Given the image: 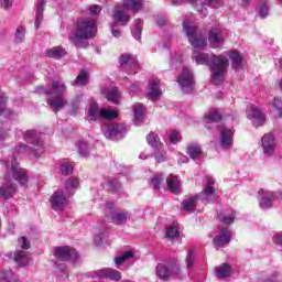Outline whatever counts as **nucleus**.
<instances>
[{"label":"nucleus","mask_w":282,"mask_h":282,"mask_svg":"<svg viewBox=\"0 0 282 282\" xmlns=\"http://www.w3.org/2000/svg\"><path fill=\"white\" fill-rule=\"evenodd\" d=\"M47 4V0H39L37 1V12L35 17V28L39 30L41 28V21H43V12L45 11V6Z\"/></svg>","instance_id":"obj_24"},{"label":"nucleus","mask_w":282,"mask_h":282,"mask_svg":"<svg viewBox=\"0 0 282 282\" xmlns=\"http://www.w3.org/2000/svg\"><path fill=\"white\" fill-rule=\"evenodd\" d=\"M147 96L149 100H158L162 96V89H160V80L150 79L148 83Z\"/></svg>","instance_id":"obj_13"},{"label":"nucleus","mask_w":282,"mask_h":282,"mask_svg":"<svg viewBox=\"0 0 282 282\" xmlns=\"http://www.w3.org/2000/svg\"><path fill=\"white\" fill-rule=\"evenodd\" d=\"M186 153L187 155H189L192 160H199V158L204 155V151H202V148H199V145L196 144L187 145Z\"/></svg>","instance_id":"obj_26"},{"label":"nucleus","mask_w":282,"mask_h":282,"mask_svg":"<svg viewBox=\"0 0 282 282\" xmlns=\"http://www.w3.org/2000/svg\"><path fill=\"white\" fill-rule=\"evenodd\" d=\"M31 147H26L25 144L21 145V149H24L25 153H29L30 155H35L36 158H39V155H41V153L39 151H36V149H39V147H41V143L36 142V143H31Z\"/></svg>","instance_id":"obj_40"},{"label":"nucleus","mask_w":282,"mask_h":282,"mask_svg":"<svg viewBox=\"0 0 282 282\" xmlns=\"http://www.w3.org/2000/svg\"><path fill=\"white\" fill-rule=\"evenodd\" d=\"M196 10L197 12H200L202 14H204V17H206V8L196 4Z\"/></svg>","instance_id":"obj_61"},{"label":"nucleus","mask_w":282,"mask_h":282,"mask_svg":"<svg viewBox=\"0 0 282 282\" xmlns=\"http://www.w3.org/2000/svg\"><path fill=\"white\" fill-rule=\"evenodd\" d=\"M165 23H166V20H164L163 18H159L156 20V24L160 25V26L164 25Z\"/></svg>","instance_id":"obj_63"},{"label":"nucleus","mask_w":282,"mask_h":282,"mask_svg":"<svg viewBox=\"0 0 282 282\" xmlns=\"http://www.w3.org/2000/svg\"><path fill=\"white\" fill-rule=\"evenodd\" d=\"M218 131L220 133V142H232L234 132L231 129H228L225 126H219Z\"/></svg>","instance_id":"obj_28"},{"label":"nucleus","mask_w":282,"mask_h":282,"mask_svg":"<svg viewBox=\"0 0 282 282\" xmlns=\"http://www.w3.org/2000/svg\"><path fill=\"white\" fill-rule=\"evenodd\" d=\"M98 32L95 20L79 19L76 23L75 32L69 35V41L75 47H89V39H94Z\"/></svg>","instance_id":"obj_3"},{"label":"nucleus","mask_w":282,"mask_h":282,"mask_svg":"<svg viewBox=\"0 0 282 282\" xmlns=\"http://www.w3.org/2000/svg\"><path fill=\"white\" fill-rule=\"evenodd\" d=\"M53 254L57 261H78V251L69 246L55 247L53 249Z\"/></svg>","instance_id":"obj_5"},{"label":"nucleus","mask_w":282,"mask_h":282,"mask_svg":"<svg viewBox=\"0 0 282 282\" xmlns=\"http://www.w3.org/2000/svg\"><path fill=\"white\" fill-rule=\"evenodd\" d=\"M218 221L225 226H232L235 224V214L226 216L224 213L218 214Z\"/></svg>","instance_id":"obj_39"},{"label":"nucleus","mask_w":282,"mask_h":282,"mask_svg":"<svg viewBox=\"0 0 282 282\" xmlns=\"http://www.w3.org/2000/svg\"><path fill=\"white\" fill-rule=\"evenodd\" d=\"M88 118L93 121L98 120L100 118V108L96 102H93L88 109Z\"/></svg>","instance_id":"obj_36"},{"label":"nucleus","mask_w":282,"mask_h":282,"mask_svg":"<svg viewBox=\"0 0 282 282\" xmlns=\"http://www.w3.org/2000/svg\"><path fill=\"white\" fill-rule=\"evenodd\" d=\"M271 107L278 118H282V99L281 97H275L272 102Z\"/></svg>","instance_id":"obj_37"},{"label":"nucleus","mask_w":282,"mask_h":282,"mask_svg":"<svg viewBox=\"0 0 282 282\" xmlns=\"http://www.w3.org/2000/svg\"><path fill=\"white\" fill-rule=\"evenodd\" d=\"M207 183L200 193V195H205V199H208V197H214V199H219V189L215 188V178L212 176L206 177Z\"/></svg>","instance_id":"obj_12"},{"label":"nucleus","mask_w":282,"mask_h":282,"mask_svg":"<svg viewBox=\"0 0 282 282\" xmlns=\"http://www.w3.org/2000/svg\"><path fill=\"white\" fill-rule=\"evenodd\" d=\"M258 195H260L259 204L261 208H272V193L260 189Z\"/></svg>","instance_id":"obj_21"},{"label":"nucleus","mask_w":282,"mask_h":282,"mask_svg":"<svg viewBox=\"0 0 282 282\" xmlns=\"http://www.w3.org/2000/svg\"><path fill=\"white\" fill-rule=\"evenodd\" d=\"M133 113H134V124H137V127L139 124H142V122L144 121V106L142 104H135L133 106Z\"/></svg>","instance_id":"obj_23"},{"label":"nucleus","mask_w":282,"mask_h":282,"mask_svg":"<svg viewBox=\"0 0 282 282\" xmlns=\"http://www.w3.org/2000/svg\"><path fill=\"white\" fill-rule=\"evenodd\" d=\"M100 118H102L104 120H113V119L118 118V111L101 109Z\"/></svg>","instance_id":"obj_41"},{"label":"nucleus","mask_w":282,"mask_h":282,"mask_svg":"<svg viewBox=\"0 0 282 282\" xmlns=\"http://www.w3.org/2000/svg\"><path fill=\"white\" fill-rule=\"evenodd\" d=\"M11 175L17 183L23 186V188H28V170L22 169L19 163L17 162V158L13 156L11 163Z\"/></svg>","instance_id":"obj_7"},{"label":"nucleus","mask_w":282,"mask_h":282,"mask_svg":"<svg viewBox=\"0 0 282 282\" xmlns=\"http://www.w3.org/2000/svg\"><path fill=\"white\" fill-rule=\"evenodd\" d=\"M78 186H80V182L74 176L66 181V191H74V188H78Z\"/></svg>","instance_id":"obj_44"},{"label":"nucleus","mask_w":282,"mask_h":282,"mask_svg":"<svg viewBox=\"0 0 282 282\" xmlns=\"http://www.w3.org/2000/svg\"><path fill=\"white\" fill-rule=\"evenodd\" d=\"M176 83L181 87V91L183 94H191L193 91V85H195V80L193 79V73L188 68H183V70L178 74L176 78Z\"/></svg>","instance_id":"obj_6"},{"label":"nucleus","mask_w":282,"mask_h":282,"mask_svg":"<svg viewBox=\"0 0 282 282\" xmlns=\"http://www.w3.org/2000/svg\"><path fill=\"white\" fill-rule=\"evenodd\" d=\"M25 41V28L18 26L15 30V43H23Z\"/></svg>","instance_id":"obj_45"},{"label":"nucleus","mask_w":282,"mask_h":282,"mask_svg":"<svg viewBox=\"0 0 282 282\" xmlns=\"http://www.w3.org/2000/svg\"><path fill=\"white\" fill-rule=\"evenodd\" d=\"M72 171H73L72 164H69V163H63V164L61 165V173H62L63 175H69V173H72Z\"/></svg>","instance_id":"obj_51"},{"label":"nucleus","mask_w":282,"mask_h":282,"mask_svg":"<svg viewBox=\"0 0 282 282\" xmlns=\"http://www.w3.org/2000/svg\"><path fill=\"white\" fill-rule=\"evenodd\" d=\"M276 139V137L274 135V133H267L262 137L261 142H274Z\"/></svg>","instance_id":"obj_55"},{"label":"nucleus","mask_w":282,"mask_h":282,"mask_svg":"<svg viewBox=\"0 0 282 282\" xmlns=\"http://www.w3.org/2000/svg\"><path fill=\"white\" fill-rule=\"evenodd\" d=\"M87 83H89V74H87V72H82L72 83V85L73 87H75L76 85L78 86L87 85Z\"/></svg>","instance_id":"obj_38"},{"label":"nucleus","mask_w":282,"mask_h":282,"mask_svg":"<svg viewBox=\"0 0 282 282\" xmlns=\"http://www.w3.org/2000/svg\"><path fill=\"white\" fill-rule=\"evenodd\" d=\"M169 140H170V142H182V140H183L182 132L177 131V130H172L169 133Z\"/></svg>","instance_id":"obj_48"},{"label":"nucleus","mask_w":282,"mask_h":282,"mask_svg":"<svg viewBox=\"0 0 282 282\" xmlns=\"http://www.w3.org/2000/svg\"><path fill=\"white\" fill-rule=\"evenodd\" d=\"M127 124L124 123H109L104 129V135L108 140H112L116 135H124L127 133Z\"/></svg>","instance_id":"obj_9"},{"label":"nucleus","mask_w":282,"mask_h":282,"mask_svg":"<svg viewBox=\"0 0 282 282\" xmlns=\"http://www.w3.org/2000/svg\"><path fill=\"white\" fill-rule=\"evenodd\" d=\"M230 239H232V232L227 228H223L220 229V235L213 239V243L218 248H224V246L230 243Z\"/></svg>","instance_id":"obj_14"},{"label":"nucleus","mask_w":282,"mask_h":282,"mask_svg":"<svg viewBox=\"0 0 282 282\" xmlns=\"http://www.w3.org/2000/svg\"><path fill=\"white\" fill-rule=\"evenodd\" d=\"M154 158H155L156 162H159V163L166 162V154H164V153L155 152Z\"/></svg>","instance_id":"obj_59"},{"label":"nucleus","mask_w":282,"mask_h":282,"mask_svg":"<svg viewBox=\"0 0 282 282\" xmlns=\"http://www.w3.org/2000/svg\"><path fill=\"white\" fill-rule=\"evenodd\" d=\"M6 135H8V132L3 129H0V140H6Z\"/></svg>","instance_id":"obj_62"},{"label":"nucleus","mask_w":282,"mask_h":282,"mask_svg":"<svg viewBox=\"0 0 282 282\" xmlns=\"http://www.w3.org/2000/svg\"><path fill=\"white\" fill-rule=\"evenodd\" d=\"M128 217L127 212H117L111 215V221L117 226H122V224L127 223Z\"/></svg>","instance_id":"obj_29"},{"label":"nucleus","mask_w":282,"mask_h":282,"mask_svg":"<svg viewBox=\"0 0 282 282\" xmlns=\"http://www.w3.org/2000/svg\"><path fill=\"white\" fill-rule=\"evenodd\" d=\"M232 148V142H220V149H231Z\"/></svg>","instance_id":"obj_60"},{"label":"nucleus","mask_w":282,"mask_h":282,"mask_svg":"<svg viewBox=\"0 0 282 282\" xmlns=\"http://www.w3.org/2000/svg\"><path fill=\"white\" fill-rule=\"evenodd\" d=\"M232 274V268L228 263H223L216 269V276L218 279H228Z\"/></svg>","instance_id":"obj_25"},{"label":"nucleus","mask_w":282,"mask_h":282,"mask_svg":"<svg viewBox=\"0 0 282 282\" xmlns=\"http://www.w3.org/2000/svg\"><path fill=\"white\" fill-rule=\"evenodd\" d=\"M17 193V185L12 183L4 184L0 187V195L3 199H10Z\"/></svg>","instance_id":"obj_22"},{"label":"nucleus","mask_w":282,"mask_h":282,"mask_svg":"<svg viewBox=\"0 0 282 282\" xmlns=\"http://www.w3.org/2000/svg\"><path fill=\"white\" fill-rule=\"evenodd\" d=\"M142 1L144 0H123L122 6H117L115 8L112 19H115V23L111 25L112 35L116 39H120V31L116 29L117 23H122V25H127L129 21H131V17L124 13V10H131L132 12H140L142 10Z\"/></svg>","instance_id":"obj_4"},{"label":"nucleus","mask_w":282,"mask_h":282,"mask_svg":"<svg viewBox=\"0 0 282 282\" xmlns=\"http://www.w3.org/2000/svg\"><path fill=\"white\" fill-rule=\"evenodd\" d=\"M208 43L213 50H217L224 45V35H221V31H219V29H213L209 31Z\"/></svg>","instance_id":"obj_16"},{"label":"nucleus","mask_w":282,"mask_h":282,"mask_svg":"<svg viewBox=\"0 0 282 282\" xmlns=\"http://www.w3.org/2000/svg\"><path fill=\"white\" fill-rule=\"evenodd\" d=\"M1 281L2 282H21V280H19V275L10 270L2 271L0 273V282Z\"/></svg>","instance_id":"obj_30"},{"label":"nucleus","mask_w":282,"mask_h":282,"mask_svg":"<svg viewBox=\"0 0 282 282\" xmlns=\"http://www.w3.org/2000/svg\"><path fill=\"white\" fill-rule=\"evenodd\" d=\"M247 118L252 120L253 127H262V124H265V113L257 106H251L250 109L247 110Z\"/></svg>","instance_id":"obj_8"},{"label":"nucleus","mask_w":282,"mask_h":282,"mask_svg":"<svg viewBox=\"0 0 282 282\" xmlns=\"http://www.w3.org/2000/svg\"><path fill=\"white\" fill-rule=\"evenodd\" d=\"M100 12H102V7H100L98 4H93L89 7V13L93 17H96V14H100Z\"/></svg>","instance_id":"obj_52"},{"label":"nucleus","mask_w":282,"mask_h":282,"mask_svg":"<svg viewBox=\"0 0 282 282\" xmlns=\"http://www.w3.org/2000/svg\"><path fill=\"white\" fill-rule=\"evenodd\" d=\"M37 94H45L47 97V105L51 107L54 113H58L61 109L67 107V99H65V94H67V85L62 79H56L52 83L51 88H45L39 86L36 88Z\"/></svg>","instance_id":"obj_2"},{"label":"nucleus","mask_w":282,"mask_h":282,"mask_svg":"<svg viewBox=\"0 0 282 282\" xmlns=\"http://www.w3.org/2000/svg\"><path fill=\"white\" fill-rule=\"evenodd\" d=\"M127 259H133V253L131 251H127L120 257L115 258L116 265H121V263H124Z\"/></svg>","instance_id":"obj_46"},{"label":"nucleus","mask_w":282,"mask_h":282,"mask_svg":"<svg viewBox=\"0 0 282 282\" xmlns=\"http://www.w3.org/2000/svg\"><path fill=\"white\" fill-rule=\"evenodd\" d=\"M67 54V51L63 48L62 46H54L52 48H47L45 51V56L48 58H54L55 61H59V58H63Z\"/></svg>","instance_id":"obj_20"},{"label":"nucleus","mask_w":282,"mask_h":282,"mask_svg":"<svg viewBox=\"0 0 282 282\" xmlns=\"http://www.w3.org/2000/svg\"><path fill=\"white\" fill-rule=\"evenodd\" d=\"M109 269L110 268H104V269L97 270L96 275L98 276V279H107L109 274Z\"/></svg>","instance_id":"obj_53"},{"label":"nucleus","mask_w":282,"mask_h":282,"mask_svg":"<svg viewBox=\"0 0 282 282\" xmlns=\"http://www.w3.org/2000/svg\"><path fill=\"white\" fill-rule=\"evenodd\" d=\"M106 98L109 102H113V105H118L120 100V93L118 91V87H113L107 90Z\"/></svg>","instance_id":"obj_33"},{"label":"nucleus","mask_w":282,"mask_h":282,"mask_svg":"<svg viewBox=\"0 0 282 282\" xmlns=\"http://www.w3.org/2000/svg\"><path fill=\"white\" fill-rule=\"evenodd\" d=\"M205 3L215 8V0H205Z\"/></svg>","instance_id":"obj_64"},{"label":"nucleus","mask_w":282,"mask_h":282,"mask_svg":"<svg viewBox=\"0 0 282 282\" xmlns=\"http://www.w3.org/2000/svg\"><path fill=\"white\" fill-rule=\"evenodd\" d=\"M142 25H144V21L140 19L134 20V29L132 30V36L135 41H140L142 39Z\"/></svg>","instance_id":"obj_34"},{"label":"nucleus","mask_w":282,"mask_h":282,"mask_svg":"<svg viewBox=\"0 0 282 282\" xmlns=\"http://www.w3.org/2000/svg\"><path fill=\"white\" fill-rule=\"evenodd\" d=\"M50 202L51 208H53V210H63V208H65L67 205V196L61 192H55L51 196Z\"/></svg>","instance_id":"obj_11"},{"label":"nucleus","mask_w":282,"mask_h":282,"mask_svg":"<svg viewBox=\"0 0 282 282\" xmlns=\"http://www.w3.org/2000/svg\"><path fill=\"white\" fill-rule=\"evenodd\" d=\"M162 182H164V177H162V175H160V174L154 175L151 178V185L153 186V188L155 191H160V186L162 185Z\"/></svg>","instance_id":"obj_47"},{"label":"nucleus","mask_w":282,"mask_h":282,"mask_svg":"<svg viewBox=\"0 0 282 282\" xmlns=\"http://www.w3.org/2000/svg\"><path fill=\"white\" fill-rule=\"evenodd\" d=\"M262 149L265 155H272L274 153V150L276 149V143L275 142H263L262 143Z\"/></svg>","instance_id":"obj_43"},{"label":"nucleus","mask_w":282,"mask_h":282,"mask_svg":"<svg viewBox=\"0 0 282 282\" xmlns=\"http://www.w3.org/2000/svg\"><path fill=\"white\" fill-rule=\"evenodd\" d=\"M119 63L124 69H130L133 72V74H138V61H135L133 55L122 54L120 56Z\"/></svg>","instance_id":"obj_15"},{"label":"nucleus","mask_w":282,"mask_h":282,"mask_svg":"<svg viewBox=\"0 0 282 282\" xmlns=\"http://www.w3.org/2000/svg\"><path fill=\"white\" fill-rule=\"evenodd\" d=\"M14 261L17 263H21V265H28L30 262V258L28 257V252L24 250H19L14 253Z\"/></svg>","instance_id":"obj_35"},{"label":"nucleus","mask_w":282,"mask_h":282,"mask_svg":"<svg viewBox=\"0 0 282 282\" xmlns=\"http://www.w3.org/2000/svg\"><path fill=\"white\" fill-rule=\"evenodd\" d=\"M147 142H160V135H158L155 132H150L147 135Z\"/></svg>","instance_id":"obj_54"},{"label":"nucleus","mask_w":282,"mask_h":282,"mask_svg":"<svg viewBox=\"0 0 282 282\" xmlns=\"http://www.w3.org/2000/svg\"><path fill=\"white\" fill-rule=\"evenodd\" d=\"M193 261H194L193 249H191L188 252V257L186 258L187 268H193Z\"/></svg>","instance_id":"obj_58"},{"label":"nucleus","mask_w":282,"mask_h":282,"mask_svg":"<svg viewBox=\"0 0 282 282\" xmlns=\"http://www.w3.org/2000/svg\"><path fill=\"white\" fill-rule=\"evenodd\" d=\"M268 14H270V7L268 6V2H264L259 8V17H261V19H265Z\"/></svg>","instance_id":"obj_50"},{"label":"nucleus","mask_w":282,"mask_h":282,"mask_svg":"<svg viewBox=\"0 0 282 282\" xmlns=\"http://www.w3.org/2000/svg\"><path fill=\"white\" fill-rule=\"evenodd\" d=\"M183 31L187 36L188 43L194 47L193 61L196 65H206L209 68L213 85H221L226 79L228 66L230 65L228 57L200 51L208 45V39L196 25L191 24L188 20L183 21Z\"/></svg>","instance_id":"obj_1"},{"label":"nucleus","mask_w":282,"mask_h":282,"mask_svg":"<svg viewBox=\"0 0 282 282\" xmlns=\"http://www.w3.org/2000/svg\"><path fill=\"white\" fill-rule=\"evenodd\" d=\"M221 120V113L217 110H210L205 115L204 123L208 128V124H213V122H219Z\"/></svg>","instance_id":"obj_27"},{"label":"nucleus","mask_w":282,"mask_h":282,"mask_svg":"<svg viewBox=\"0 0 282 282\" xmlns=\"http://www.w3.org/2000/svg\"><path fill=\"white\" fill-rule=\"evenodd\" d=\"M166 237L167 239H175L176 237H180V230L177 229V227H169L166 230Z\"/></svg>","instance_id":"obj_49"},{"label":"nucleus","mask_w":282,"mask_h":282,"mask_svg":"<svg viewBox=\"0 0 282 282\" xmlns=\"http://www.w3.org/2000/svg\"><path fill=\"white\" fill-rule=\"evenodd\" d=\"M13 0H0V8L3 10H9V8H12Z\"/></svg>","instance_id":"obj_56"},{"label":"nucleus","mask_w":282,"mask_h":282,"mask_svg":"<svg viewBox=\"0 0 282 282\" xmlns=\"http://www.w3.org/2000/svg\"><path fill=\"white\" fill-rule=\"evenodd\" d=\"M166 185H167V191H170V193H174L175 195H177V193H180L182 183L180 182V177H177V175L170 174L166 177Z\"/></svg>","instance_id":"obj_18"},{"label":"nucleus","mask_w":282,"mask_h":282,"mask_svg":"<svg viewBox=\"0 0 282 282\" xmlns=\"http://www.w3.org/2000/svg\"><path fill=\"white\" fill-rule=\"evenodd\" d=\"M24 140H32L33 142H41L43 140V133L36 130H26L23 133Z\"/></svg>","instance_id":"obj_31"},{"label":"nucleus","mask_w":282,"mask_h":282,"mask_svg":"<svg viewBox=\"0 0 282 282\" xmlns=\"http://www.w3.org/2000/svg\"><path fill=\"white\" fill-rule=\"evenodd\" d=\"M107 279H109V281H120L122 279V273H120V271L116 270V269H109L108 270V276Z\"/></svg>","instance_id":"obj_42"},{"label":"nucleus","mask_w":282,"mask_h":282,"mask_svg":"<svg viewBox=\"0 0 282 282\" xmlns=\"http://www.w3.org/2000/svg\"><path fill=\"white\" fill-rule=\"evenodd\" d=\"M172 272H180L177 261L175 260H172V263H170L169 267L162 263L156 265V274L159 279H162L163 281H167Z\"/></svg>","instance_id":"obj_10"},{"label":"nucleus","mask_w":282,"mask_h":282,"mask_svg":"<svg viewBox=\"0 0 282 282\" xmlns=\"http://www.w3.org/2000/svg\"><path fill=\"white\" fill-rule=\"evenodd\" d=\"M8 105V96L6 93L0 91V116H4L6 118H14L17 112L14 110H10L7 108Z\"/></svg>","instance_id":"obj_17"},{"label":"nucleus","mask_w":282,"mask_h":282,"mask_svg":"<svg viewBox=\"0 0 282 282\" xmlns=\"http://www.w3.org/2000/svg\"><path fill=\"white\" fill-rule=\"evenodd\" d=\"M229 58L231 61V66L234 67V69H243V56L241 55V53H239V51H231L229 53Z\"/></svg>","instance_id":"obj_19"},{"label":"nucleus","mask_w":282,"mask_h":282,"mask_svg":"<svg viewBox=\"0 0 282 282\" xmlns=\"http://www.w3.org/2000/svg\"><path fill=\"white\" fill-rule=\"evenodd\" d=\"M199 199L198 196H192L189 199L183 202V208L187 213L195 212V208H197V200Z\"/></svg>","instance_id":"obj_32"},{"label":"nucleus","mask_w":282,"mask_h":282,"mask_svg":"<svg viewBox=\"0 0 282 282\" xmlns=\"http://www.w3.org/2000/svg\"><path fill=\"white\" fill-rule=\"evenodd\" d=\"M21 239H22L21 248L23 250H30V240H28L25 236H22Z\"/></svg>","instance_id":"obj_57"}]
</instances>
